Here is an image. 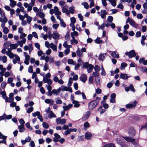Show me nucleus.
<instances>
[{
  "label": "nucleus",
  "instance_id": "f257e3e1",
  "mask_svg": "<svg viewBox=\"0 0 147 147\" xmlns=\"http://www.w3.org/2000/svg\"><path fill=\"white\" fill-rule=\"evenodd\" d=\"M98 102L96 100H93L90 101L88 103V109L89 111H91L95 108L98 105Z\"/></svg>",
  "mask_w": 147,
  "mask_h": 147
},
{
  "label": "nucleus",
  "instance_id": "f03ea898",
  "mask_svg": "<svg viewBox=\"0 0 147 147\" xmlns=\"http://www.w3.org/2000/svg\"><path fill=\"white\" fill-rule=\"evenodd\" d=\"M82 67L83 68L85 67L86 68H88L87 69L88 72V73H91L92 72V69L94 67L93 65L92 64H89L88 63V62L85 63L83 65Z\"/></svg>",
  "mask_w": 147,
  "mask_h": 147
},
{
  "label": "nucleus",
  "instance_id": "7ed1b4c3",
  "mask_svg": "<svg viewBox=\"0 0 147 147\" xmlns=\"http://www.w3.org/2000/svg\"><path fill=\"white\" fill-rule=\"evenodd\" d=\"M122 138L127 141L131 142L136 147L138 146V143L136 142H135L136 140L135 139L132 138L128 137L123 136Z\"/></svg>",
  "mask_w": 147,
  "mask_h": 147
},
{
  "label": "nucleus",
  "instance_id": "20e7f679",
  "mask_svg": "<svg viewBox=\"0 0 147 147\" xmlns=\"http://www.w3.org/2000/svg\"><path fill=\"white\" fill-rule=\"evenodd\" d=\"M125 54L129 58H131L132 57H135L137 53L135 52L134 50H131L129 52H126L125 53Z\"/></svg>",
  "mask_w": 147,
  "mask_h": 147
},
{
  "label": "nucleus",
  "instance_id": "39448f33",
  "mask_svg": "<svg viewBox=\"0 0 147 147\" xmlns=\"http://www.w3.org/2000/svg\"><path fill=\"white\" fill-rule=\"evenodd\" d=\"M128 133L131 138L134 136L136 133V131L133 127H130L129 128Z\"/></svg>",
  "mask_w": 147,
  "mask_h": 147
},
{
  "label": "nucleus",
  "instance_id": "423d86ee",
  "mask_svg": "<svg viewBox=\"0 0 147 147\" xmlns=\"http://www.w3.org/2000/svg\"><path fill=\"white\" fill-rule=\"evenodd\" d=\"M138 102L136 100H134L132 103L131 104H128L126 105L125 107L127 109L131 108L132 107H135L137 104Z\"/></svg>",
  "mask_w": 147,
  "mask_h": 147
},
{
  "label": "nucleus",
  "instance_id": "0eeeda50",
  "mask_svg": "<svg viewBox=\"0 0 147 147\" xmlns=\"http://www.w3.org/2000/svg\"><path fill=\"white\" fill-rule=\"evenodd\" d=\"M121 3H125L126 2H127L128 3H130L131 2V4L130 5L129 4L128 5L129 6H131L132 8H134V4H136L137 3L136 1H133V2H132V1H121Z\"/></svg>",
  "mask_w": 147,
  "mask_h": 147
},
{
  "label": "nucleus",
  "instance_id": "6e6552de",
  "mask_svg": "<svg viewBox=\"0 0 147 147\" xmlns=\"http://www.w3.org/2000/svg\"><path fill=\"white\" fill-rule=\"evenodd\" d=\"M87 77L85 74H83L80 78V80L84 83H85L87 80Z\"/></svg>",
  "mask_w": 147,
  "mask_h": 147
},
{
  "label": "nucleus",
  "instance_id": "1a4fd4ad",
  "mask_svg": "<svg viewBox=\"0 0 147 147\" xmlns=\"http://www.w3.org/2000/svg\"><path fill=\"white\" fill-rule=\"evenodd\" d=\"M54 138L53 139V141L56 142L59 141V139L61 138L60 136L58 134L55 133L54 134Z\"/></svg>",
  "mask_w": 147,
  "mask_h": 147
},
{
  "label": "nucleus",
  "instance_id": "9d476101",
  "mask_svg": "<svg viewBox=\"0 0 147 147\" xmlns=\"http://www.w3.org/2000/svg\"><path fill=\"white\" fill-rule=\"evenodd\" d=\"M116 141L117 143L121 145V147H123V146L126 144L125 141L123 140L117 138Z\"/></svg>",
  "mask_w": 147,
  "mask_h": 147
},
{
  "label": "nucleus",
  "instance_id": "9b49d317",
  "mask_svg": "<svg viewBox=\"0 0 147 147\" xmlns=\"http://www.w3.org/2000/svg\"><path fill=\"white\" fill-rule=\"evenodd\" d=\"M90 114V111H87L85 113V115L83 116L82 118V119L83 121L86 120L89 117Z\"/></svg>",
  "mask_w": 147,
  "mask_h": 147
},
{
  "label": "nucleus",
  "instance_id": "f8f14e48",
  "mask_svg": "<svg viewBox=\"0 0 147 147\" xmlns=\"http://www.w3.org/2000/svg\"><path fill=\"white\" fill-rule=\"evenodd\" d=\"M92 134L89 132H87L85 134V137L86 139L89 140L92 136Z\"/></svg>",
  "mask_w": 147,
  "mask_h": 147
},
{
  "label": "nucleus",
  "instance_id": "ddd939ff",
  "mask_svg": "<svg viewBox=\"0 0 147 147\" xmlns=\"http://www.w3.org/2000/svg\"><path fill=\"white\" fill-rule=\"evenodd\" d=\"M59 36L57 31L53 32L52 34V38L55 40H56L59 38Z\"/></svg>",
  "mask_w": 147,
  "mask_h": 147
},
{
  "label": "nucleus",
  "instance_id": "4468645a",
  "mask_svg": "<svg viewBox=\"0 0 147 147\" xmlns=\"http://www.w3.org/2000/svg\"><path fill=\"white\" fill-rule=\"evenodd\" d=\"M129 77L127 76V74H124L121 73L120 75V78L123 79H127Z\"/></svg>",
  "mask_w": 147,
  "mask_h": 147
},
{
  "label": "nucleus",
  "instance_id": "2eb2a0df",
  "mask_svg": "<svg viewBox=\"0 0 147 147\" xmlns=\"http://www.w3.org/2000/svg\"><path fill=\"white\" fill-rule=\"evenodd\" d=\"M130 24L136 28L138 26V25L136 24L135 22L132 19L130 18V20L129 22Z\"/></svg>",
  "mask_w": 147,
  "mask_h": 147
},
{
  "label": "nucleus",
  "instance_id": "dca6fc26",
  "mask_svg": "<svg viewBox=\"0 0 147 147\" xmlns=\"http://www.w3.org/2000/svg\"><path fill=\"white\" fill-rule=\"evenodd\" d=\"M73 105L72 104H69L67 106H64L63 107V111H67L69 108H71L73 106Z\"/></svg>",
  "mask_w": 147,
  "mask_h": 147
},
{
  "label": "nucleus",
  "instance_id": "f3484780",
  "mask_svg": "<svg viewBox=\"0 0 147 147\" xmlns=\"http://www.w3.org/2000/svg\"><path fill=\"white\" fill-rule=\"evenodd\" d=\"M18 128L19 129V131L20 132H23L25 130L24 125H20L18 126Z\"/></svg>",
  "mask_w": 147,
  "mask_h": 147
},
{
  "label": "nucleus",
  "instance_id": "a211bd4d",
  "mask_svg": "<svg viewBox=\"0 0 147 147\" xmlns=\"http://www.w3.org/2000/svg\"><path fill=\"white\" fill-rule=\"evenodd\" d=\"M72 103L74 104V107L75 108L78 107L80 105L79 102L77 100H73Z\"/></svg>",
  "mask_w": 147,
  "mask_h": 147
},
{
  "label": "nucleus",
  "instance_id": "6ab92c4d",
  "mask_svg": "<svg viewBox=\"0 0 147 147\" xmlns=\"http://www.w3.org/2000/svg\"><path fill=\"white\" fill-rule=\"evenodd\" d=\"M50 47L53 50L55 51H57V47L56 45H54L53 43H51L50 44Z\"/></svg>",
  "mask_w": 147,
  "mask_h": 147
},
{
  "label": "nucleus",
  "instance_id": "aec40b11",
  "mask_svg": "<svg viewBox=\"0 0 147 147\" xmlns=\"http://www.w3.org/2000/svg\"><path fill=\"white\" fill-rule=\"evenodd\" d=\"M11 44V42L10 41H6L4 43V47L7 48L9 46H10Z\"/></svg>",
  "mask_w": 147,
  "mask_h": 147
},
{
  "label": "nucleus",
  "instance_id": "412c9836",
  "mask_svg": "<svg viewBox=\"0 0 147 147\" xmlns=\"http://www.w3.org/2000/svg\"><path fill=\"white\" fill-rule=\"evenodd\" d=\"M10 6L11 7H13L16 5L17 3L15 1H10Z\"/></svg>",
  "mask_w": 147,
  "mask_h": 147
},
{
  "label": "nucleus",
  "instance_id": "4be33fe9",
  "mask_svg": "<svg viewBox=\"0 0 147 147\" xmlns=\"http://www.w3.org/2000/svg\"><path fill=\"white\" fill-rule=\"evenodd\" d=\"M95 42L98 44L102 43L103 42V41L102 40H100V38L97 37V38L94 40Z\"/></svg>",
  "mask_w": 147,
  "mask_h": 147
},
{
  "label": "nucleus",
  "instance_id": "5701e85b",
  "mask_svg": "<svg viewBox=\"0 0 147 147\" xmlns=\"http://www.w3.org/2000/svg\"><path fill=\"white\" fill-rule=\"evenodd\" d=\"M84 139V137L83 135L80 136L78 137L77 139V142H80V141H83Z\"/></svg>",
  "mask_w": 147,
  "mask_h": 147
},
{
  "label": "nucleus",
  "instance_id": "b1692460",
  "mask_svg": "<svg viewBox=\"0 0 147 147\" xmlns=\"http://www.w3.org/2000/svg\"><path fill=\"white\" fill-rule=\"evenodd\" d=\"M18 46V45L16 44H11L10 45V47L12 49H16Z\"/></svg>",
  "mask_w": 147,
  "mask_h": 147
},
{
  "label": "nucleus",
  "instance_id": "393cba45",
  "mask_svg": "<svg viewBox=\"0 0 147 147\" xmlns=\"http://www.w3.org/2000/svg\"><path fill=\"white\" fill-rule=\"evenodd\" d=\"M127 66V64L125 63L122 62L121 65V69H125V67Z\"/></svg>",
  "mask_w": 147,
  "mask_h": 147
},
{
  "label": "nucleus",
  "instance_id": "a878e982",
  "mask_svg": "<svg viewBox=\"0 0 147 147\" xmlns=\"http://www.w3.org/2000/svg\"><path fill=\"white\" fill-rule=\"evenodd\" d=\"M56 117L55 115L53 113V111H50V114L49 115V117L50 118L53 117Z\"/></svg>",
  "mask_w": 147,
  "mask_h": 147
},
{
  "label": "nucleus",
  "instance_id": "bb28decb",
  "mask_svg": "<svg viewBox=\"0 0 147 147\" xmlns=\"http://www.w3.org/2000/svg\"><path fill=\"white\" fill-rule=\"evenodd\" d=\"M4 119H11L12 117V116L11 115H7L5 114H3Z\"/></svg>",
  "mask_w": 147,
  "mask_h": 147
},
{
  "label": "nucleus",
  "instance_id": "cd10ccee",
  "mask_svg": "<svg viewBox=\"0 0 147 147\" xmlns=\"http://www.w3.org/2000/svg\"><path fill=\"white\" fill-rule=\"evenodd\" d=\"M62 11L63 13H65L66 14H69V10L66 8H65L64 7H63Z\"/></svg>",
  "mask_w": 147,
  "mask_h": 147
},
{
  "label": "nucleus",
  "instance_id": "c85d7f7f",
  "mask_svg": "<svg viewBox=\"0 0 147 147\" xmlns=\"http://www.w3.org/2000/svg\"><path fill=\"white\" fill-rule=\"evenodd\" d=\"M73 79L72 78L70 77L69 78L68 82L67 85L69 87H70L71 86V84L73 82Z\"/></svg>",
  "mask_w": 147,
  "mask_h": 147
},
{
  "label": "nucleus",
  "instance_id": "c756f323",
  "mask_svg": "<svg viewBox=\"0 0 147 147\" xmlns=\"http://www.w3.org/2000/svg\"><path fill=\"white\" fill-rule=\"evenodd\" d=\"M100 78L99 76H97L95 78V80L97 84H98V85H100Z\"/></svg>",
  "mask_w": 147,
  "mask_h": 147
},
{
  "label": "nucleus",
  "instance_id": "7c9ffc66",
  "mask_svg": "<svg viewBox=\"0 0 147 147\" xmlns=\"http://www.w3.org/2000/svg\"><path fill=\"white\" fill-rule=\"evenodd\" d=\"M65 39L66 40H69L70 39V36L69 35L68 31L67 32L65 36Z\"/></svg>",
  "mask_w": 147,
  "mask_h": 147
},
{
  "label": "nucleus",
  "instance_id": "2f4dec72",
  "mask_svg": "<svg viewBox=\"0 0 147 147\" xmlns=\"http://www.w3.org/2000/svg\"><path fill=\"white\" fill-rule=\"evenodd\" d=\"M76 53L77 55L79 57H82V53L79 50V48H78V49L76 51Z\"/></svg>",
  "mask_w": 147,
  "mask_h": 147
},
{
  "label": "nucleus",
  "instance_id": "473e14b6",
  "mask_svg": "<svg viewBox=\"0 0 147 147\" xmlns=\"http://www.w3.org/2000/svg\"><path fill=\"white\" fill-rule=\"evenodd\" d=\"M111 55L112 57L114 58H119V55L118 54H117L115 52H113L111 54Z\"/></svg>",
  "mask_w": 147,
  "mask_h": 147
},
{
  "label": "nucleus",
  "instance_id": "72a5a7b5",
  "mask_svg": "<svg viewBox=\"0 0 147 147\" xmlns=\"http://www.w3.org/2000/svg\"><path fill=\"white\" fill-rule=\"evenodd\" d=\"M42 126L45 129L48 128L49 127V124L45 122H44L42 123Z\"/></svg>",
  "mask_w": 147,
  "mask_h": 147
},
{
  "label": "nucleus",
  "instance_id": "f704fd0d",
  "mask_svg": "<svg viewBox=\"0 0 147 147\" xmlns=\"http://www.w3.org/2000/svg\"><path fill=\"white\" fill-rule=\"evenodd\" d=\"M82 5H83L85 8L87 9L89 8V5L88 3L86 2H83L82 3Z\"/></svg>",
  "mask_w": 147,
  "mask_h": 147
},
{
  "label": "nucleus",
  "instance_id": "c9c22d12",
  "mask_svg": "<svg viewBox=\"0 0 147 147\" xmlns=\"http://www.w3.org/2000/svg\"><path fill=\"white\" fill-rule=\"evenodd\" d=\"M105 58V56L104 54H101L100 55L98 59L100 60L103 61V59Z\"/></svg>",
  "mask_w": 147,
  "mask_h": 147
},
{
  "label": "nucleus",
  "instance_id": "e433bc0d",
  "mask_svg": "<svg viewBox=\"0 0 147 147\" xmlns=\"http://www.w3.org/2000/svg\"><path fill=\"white\" fill-rule=\"evenodd\" d=\"M103 147H115V146L114 144L111 143L105 145Z\"/></svg>",
  "mask_w": 147,
  "mask_h": 147
},
{
  "label": "nucleus",
  "instance_id": "4c0bfd02",
  "mask_svg": "<svg viewBox=\"0 0 147 147\" xmlns=\"http://www.w3.org/2000/svg\"><path fill=\"white\" fill-rule=\"evenodd\" d=\"M40 113V112L39 111H37L36 112L33 113L32 115L34 117H35L36 116L38 117V116L39 115Z\"/></svg>",
  "mask_w": 147,
  "mask_h": 147
},
{
  "label": "nucleus",
  "instance_id": "58836bf2",
  "mask_svg": "<svg viewBox=\"0 0 147 147\" xmlns=\"http://www.w3.org/2000/svg\"><path fill=\"white\" fill-rule=\"evenodd\" d=\"M38 15L39 17L42 18H44L45 16V14L43 12H40L39 13Z\"/></svg>",
  "mask_w": 147,
  "mask_h": 147
},
{
  "label": "nucleus",
  "instance_id": "ea45409f",
  "mask_svg": "<svg viewBox=\"0 0 147 147\" xmlns=\"http://www.w3.org/2000/svg\"><path fill=\"white\" fill-rule=\"evenodd\" d=\"M100 70V67L98 65H95L94 67V70L96 72H98Z\"/></svg>",
  "mask_w": 147,
  "mask_h": 147
},
{
  "label": "nucleus",
  "instance_id": "a19ab883",
  "mask_svg": "<svg viewBox=\"0 0 147 147\" xmlns=\"http://www.w3.org/2000/svg\"><path fill=\"white\" fill-rule=\"evenodd\" d=\"M105 26V24L104 23H103L100 26H99L98 27V29L99 30L100 29H101L102 30H103L104 28V27Z\"/></svg>",
  "mask_w": 147,
  "mask_h": 147
},
{
  "label": "nucleus",
  "instance_id": "79ce46f5",
  "mask_svg": "<svg viewBox=\"0 0 147 147\" xmlns=\"http://www.w3.org/2000/svg\"><path fill=\"white\" fill-rule=\"evenodd\" d=\"M3 32L5 34H7L9 32V29L7 27H5L3 29Z\"/></svg>",
  "mask_w": 147,
  "mask_h": 147
},
{
  "label": "nucleus",
  "instance_id": "37998d69",
  "mask_svg": "<svg viewBox=\"0 0 147 147\" xmlns=\"http://www.w3.org/2000/svg\"><path fill=\"white\" fill-rule=\"evenodd\" d=\"M129 89H130V90L134 92H135V90L134 89V86L132 84H130L129 86Z\"/></svg>",
  "mask_w": 147,
  "mask_h": 147
},
{
  "label": "nucleus",
  "instance_id": "c03bdc74",
  "mask_svg": "<svg viewBox=\"0 0 147 147\" xmlns=\"http://www.w3.org/2000/svg\"><path fill=\"white\" fill-rule=\"evenodd\" d=\"M107 20L109 22L111 23L113 20V17L111 16H109L108 17Z\"/></svg>",
  "mask_w": 147,
  "mask_h": 147
},
{
  "label": "nucleus",
  "instance_id": "a18cd8bd",
  "mask_svg": "<svg viewBox=\"0 0 147 147\" xmlns=\"http://www.w3.org/2000/svg\"><path fill=\"white\" fill-rule=\"evenodd\" d=\"M84 129H85V128L88 127L90 126V124L87 121L86 122L84 125Z\"/></svg>",
  "mask_w": 147,
  "mask_h": 147
},
{
  "label": "nucleus",
  "instance_id": "49530a36",
  "mask_svg": "<svg viewBox=\"0 0 147 147\" xmlns=\"http://www.w3.org/2000/svg\"><path fill=\"white\" fill-rule=\"evenodd\" d=\"M93 81V76H90L89 78V83L91 84L92 83Z\"/></svg>",
  "mask_w": 147,
  "mask_h": 147
},
{
  "label": "nucleus",
  "instance_id": "de8ad7c7",
  "mask_svg": "<svg viewBox=\"0 0 147 147\" xmlns=\"http://www.w3.org/2000/svg\"><path fill=\"white\" fill-rule=\"evenodd\" d=\"M110 3H111V5L113 6H115L116 5V1H109Z\"/></svg>",
  "mask_w": 147,
  "mask_h": 147
},
{
  "label": "nucleus",
  "instance_id": "09e8293b",
  "mask_svg": "<svg viewBox=\"0 0 147 147\" xmlns=\"http://www.w3.org/2000/svg\"><path fill=\"white\" fill-rule=\"evenodd\" d=\"M34 108L32 107H29L28 108L27 110V112L28 113H30L32 112Z\"/></svg>",
  "mask_w": 147,
  "mask_h": 147
},
{
  "label": "nucleus",
  "instance_id": "8fccbe9b",
  "mask_svg": "<svg viewBox=\"0 0 147 147\" xmlns=\"http://www.w3.org/2000/svg\"><path fill=\"white\" fill-rule=\"evenodd\" d=\"M29 48V53H30L31 52L33 49V47L32 45V44H30L28 45Z\"/></svg>",
  "mask_w": 147,
  "mask_h": 147
},
{
  "label": "nucleus",
  "instance_id": "3c124183",
  "mask_svg": "<svg viewBox=\"0 0 147 147\" xmlns=\"http://www.w3.org/2000/svg\"><path fill=\"white\" fill-rule=\"evenodd\" d=\"M7 84L5 82H3L1 84V87L3 89H4Z\"/></svg>",
  "mask_w": 147,
  "mask_h": 147
},
{
  "label": "nucleus",
  "instance_id": "603ef678",
  "mask_svg": "<svg viewBox=\"0 0 147 147\" xmlns=\"http://www.w3.org/2000/svg\"><path fill=\"white\" fill-rule=\"evenodd\" d=\"M61 26H63V27L65 28L66 27V24L64 22L63 20H61Z\"/></svg>",
  "mask_w": 147,
  "mask_h": 147
},
{
  "label": "nucleus",
  "instance_id": "864d4df0",
  "mask_svg": "<svg viewBox=\"0 0 147 147\" xmlns=\"http://www.w3.org/2000/svg\"><path fill=\"white\" fill-rule=\"evenodd\" d=\"M78 17L80 19V20L81 21H82L84 20V18L82 15L81 13H79L78 14Z\"/></svg>",
  "mask_w": 147,
  "mask_h": 147
},
{
  "label": "nucleus",
  "instance_id": "5fc2aeb1",
  "mask_svg": "<svg viewBox=\"0 0 147 147\" xmlns=\"http://www.w3.org/2000/svg\"><path fill=\"white\" fill-rule=\"evenodd\" d=\"M67 62L69 64H73L74 61L72 59H69L67 60Z\"/></svg>",
  "mask_w": 147,
  "mask_h": 147
},
{
  "label": "nucleus",
  "instance_id": "6e6d98bb",
  "mask_svg": "<svg viewBox=\"0 0 147 147\" xmlns=\"http://www.w3.org/2000/svg\"><path fill=\"white\" fill-rule=\"evenodd\" d=\"M28 71L29 73H31L33 72V66L30 65L28 68Z\"/></svg>",
  "mask_w": 147,
  "mask_h": 147
},
{
  "label": "nucleus",
  "instance_id": "4d7b16f0",
  "mask_svg": "<svg viewBox=\"0 0 147 147\" xmlns=\"http://www.w3.org/2000/svg\"><path fill=\"white\" fill-rule=\"evenodd\" d=\"M101 74L103 76H105L106 75L105 70L102 65V72L101 73Z\"/></svg>",
  "mask_w": 147,
  "mask_h": 147
},
{
  "label": "nucleus",
  "instance_id": "13d9d810",
  "mask_svg": "<svg viewBox=\"0 0 147 147\" xmlns=\"http://www.w3.org/2000/svg\"><path fill=\"white\" fill-rule=\"evenodd\" d=\"M141 71L143 72H146L147 73V68L146 67H141Z\"/></svg>",
  "mask_w": 147,
  "mask_h": 147
},
{
  "label": "nucleus",
  "instance_id": "bf43d9fd",
  "mask_svg": "<svg viewBox=\"0 0 147 147\" xmlns=\"http://www.w3.org/2000/svg\"><path fill=\"white\" fill-rule=\"evenodd\" d=\"M71 22L75 23L76 22V20L75 18L74 17H72L70 18Z\"/></svg>",
  "mask_w": 147,
  "mask_h": 147
},
{
  "label": "nucleus",
  "instance_id": "052dcab7",
  "mask_svg": "<svg viewBox=\"0 0 147 147\" xmlns=\"http://www.w3.org/2000/svg\"><path fill=\"white\" fill-rule=\"evenodd\" d=\"M71 132V131L70 129H69L65 131V135L67 136V135L69 134Z\"/></svg>",
  "mask_w": 147,
  "mask_h": 147
},
{
  "label": "nucleus",
  "instance_id": "680f3d73",
  "mask_svg": "<svg viewBox=\"0 0 147 147\" xmlns=\"http://www.w3.org/2000/svg\"><path fill=\"white\" fill-rule=\"evenodd\" d=\"M34 46L38 49L40 50V45L37 42L35 43Z\"/></svg>",
  "mask_w": 147,
  "mask_h": 147
},
{
  "label": "nucleus",
  "instance_id": "e2e57ef3",
  "mask_svg": "<svg viewBox=\"0 0 147 147\" xmlns=\"http://www.w3.org/2000/svg\"><path fill=\"white\" fill-rule=\"evenodd\" d=\"M141 33L140 31L137 32L136 34V36L137 38L141 36Z\"/></svg>",
  "mask_w": 147,
  "mask_h": 147
},
{
  "label": "nucleus",
  "instance_id": "0e129e2a",
  "mask_svg": "<svg viewBox=\"0 0 147 147\" xmlns=\"http://www.w3.org/2000/svg\"><path fill=\"white\" fill-rule=\"evenodd\" d=\"M13 79L12 78L9 77L8 78L7 83H11L13 81Z\"/></svg>",
  "mask_w": 147,
  "mask_h": 147
},
{
  "label": "nucleus",
  "instance_id": "69168bd1",
  "mask_svg": "<svg viewBox=\"0 0 147 147\" xmlns=\"http://www.w3.org/2000/svg\"><path fill=\"white\" fill-rule=\"evenodd\" d=\"M8 55L10 58H13L14 56V55L13 53L11 52V53H9L8 54V55Z\"/></svg>",
  "mask_w": 147,
  "mask_h": 147
},
{
  "label": "nucleus",
  "instance_id": "338daca9",
  "mask_svg": "<svg viewBox=\"0 0 147 147\" xmlns=\"http://www.w3.org/2000/svg\"><path fill=\"white\" fill-rule=\"evenodd\" d=\"M19 122L21 124V125H24V123H25V122L24 120L22 118L20 119Z\"/></svg>",
  "mask_w": 147,
  "mask_h": 147
},
{
  "label": "nucleus",
  "instance_id": "774afa93",
  "mask_svg": "<svg viewBox=\"0 0 147 147\" xmlns=\"http://www.w3.org/2000/svg\"><path fill=\"white\" fill-rule=\"evenodd\" d=\"M2 60L3 63H5L6 62L7 60V57L5 56H3L2 57Z\"/></svg>",
  "mask_w": 147,
  "mask_h": 147
}]
</instances>
